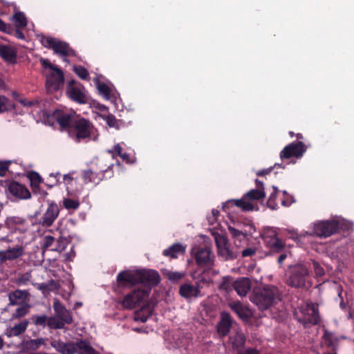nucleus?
I'll return each mask as SVG.
<instances>
[{
    "instance_id": "nucleus-1",
    "label": "nucleus",
    "mask_w": 354,
    "mask_h": 354,
    "mask_svg": "<svg viewBox=\"0 0 354 354\" xmlns=\"http://www.w3.org/2000/svg\"><path fill=\"white\" fill-rule=\"evenodd\" d=\"M281 299V291L277 287L272 285L256 288L250 295V301L261 310H268L274 306Z\"/></svg>"
},
{
    "instance_id": "nucleus-2",
    "label": "nucleus",
    "mask_w": 354,
    "mask_h": 354,
    "mask_svg": "<svg viewBox=\"0 0 354 354\" xmlns=\"http://www.w3.org/2000/svg\"><path fill=\"white\" fill-rule=\"evenodd\" d=\"M256 188L252 189L243 195L242 198L236 200H229L223 205V209L227 212L231 206L240 207L243 211L249 212L254 209L252 203L254 201L263 199L266 197L263 183L258 179L255 180Z\"/></svg>"
},
{
    "instance_id": "nucleus-3",
    "label": "nucleus",
    "mask_w": 354,
    "mask_h": 354,
    "mask_svg": "<svg viewBox=\"0 0 354 354\" xmlns=\"http://www.w3.org/2000/svg\"><path fill=\"white\" fill-rule=\"evenodd\" d=\"M40 63L44 69H49L46 73V87L48 92L59 90L64 83V76L61 69L52 64L48 59L41 58Z\"/></svg>"
},
{
    "instance_id": "nucleus-4",
    "label": "nucleus",
    "mask_w": 354,
    "mask_h": 354,
    "mask_svg": "<svg viewBox=\"0 0 354 354\" xmlns=\"http://www.w3.org/2000/svg\"><path fill=\"white\" fill-rule=\"evenodd\" d=\"M95 129L93 124L89 120L78 115L73 122L69 135L75 142H88L91 139Z\"/></svg>"
},
{
    "instance_id": "nucleus-5",
    "label": "nucleus",
    "mask_w": 354,
    "mask_h": 354,
    "mask_svg": "<svg viewBox=\"0 0 354 354\" xmlns=\"http://www.w3.org/2000/svg\"><path fill=\"white\" fill-rule=\"evenodd\" d=\"M5 227L9 232L5 236L0 237V242L14 243L16 236H23L28 230L26 220L19 216H9L5 220Z\"/></svg>"
},
{
    "instance_id": "nucleus-6",
    "label": "nucleus",
    "mask_w": 354,
    "mask_h": 354,
    "mask_svg": "<svg viewBox=\"0 0 354 354\" xmlns=\"http://www.w3.org/2000/svg\"><path fill=\"white\" fill-rule=\"evenodd\" d=\"M295 317L305 327L317 325L320 322L318 306L313 302L306 303L295 313Z\"/></svg>"
},
{
    "instance_id": "nucleus-7",
    "label": "nucleus",
    "mask_w": 354,
    "mask_h": 354,
    "mask_svg": "<svg viewBox=\"0 0 354 354\" xmlns=\"http://www.w3.org/2000/svg\"><path fill=\"white\" fill-rule=\"evenodd\" d=\"M310 279V270L307 266L297 263L290 267L286 283L295 288H303Z\"/></svg>"
},
{
    "instance_id": "nucleus-8",
    "label": "nucleus",
    "mask_w": 354,
    "mask_h": 354,
    "mask_svg": "<svg viewBox=\"0 0 354 354\" xmlns=\"http://www.w3.org/2000/svg\"><path fill=\"white\" fill-rule=\"evenodd\" d=\"M60 208L54 201H48V207L44 214L38 217L39 212L36 211L32 216V225H39L43 227H51L58 218Z\"/></svg>"
},
{
    "instance_id": "nucleus-9",
    "label": "nucleus",
    "mask_w": 354,
    "mask_h": 354,
    "mask_svg": "<svg viewBox=\"0 0 354 354\" xmlns=\"http://www.w3.org/2000/svg\"><path fill=\"white\" fill-rule=\"evenodd\" d=\"M77 115L73 111L55 109L51 114L48 115L47 122L52 125L56 122L61 131H66L69 133Z\"/></svg>"
},
{
    "instance_id": "nucleus-10",
    "label": "nucleus",
    "mask_w": 354,
    "mask_h": 354,
    "mask_svg": "<svg viewBox=\"0 0 354 354\" xmlns=\"http://www.w3.org/2000/svg\"><path fill=\"white\" fill-rule=\"evenodd\" d=\"M215 242L218 249V254L225 260L235 259L240 254L239 245L234 241V245H231L228 240L223 235L217 234Z\"/></svg>"
},
{
    "instance_id": "nucleus-11",
    "label": "nucleus",
    "mask_w": 354,
    "mask_h": 354,
    "mask_svg": "<svg viewBox=\"0 0 354 354\" xmlns=\"http://www.w3.org/2000/svg\"><path fill=\"white\" fill-rule=\"evenodd\" d=\"M14 239L15 243H11L12 246H9L6 250H0V263L14 261L24 256L25 250L24 236H16Z\"/></svg>"
},
{
    "instance_id": "nucleus-12",
    "label": "nucleus",
    "mask_w": 354,
    "mask_h": 354,
    "mask_svg": "<svg viewBox=\"0 0 354 354\" xmlns=\"http://www.w3.org/2000/svg\"><path fill=\"white\" fill-rule=\"evenodd\" d=\"M41 42L44 47L53 49L55 53L61 56H75V51L65 41L56 39L52 37L42 36Z\"/></svg>"
},
{
    "instance_id": "nucleus-13",
    "label": "nucleus",
    "mask_w": 354,
    "mask_h": 354,
    "mask_svg": "<svg viewBox=\"0 0 354 354\" xmlns=\"http://www.w3.org/2000/svg\"><path fill=\"white\" fill-rule=\"evenodd\" d=\"M149 290L135 289L127 294L121 301L122 307L125 309H133L138 307L149 297Z\"/></svg>"
},
{
    "instance_id": "nucleus-14",
    "label": "nucleus",
    "mask_w": 354,
    "mask_h": 354,
    "mask_svg": "<svg viewBox=\"0 0 354 354\" xmlns=\"http://www.w3.org/2000/svg\"><path fill=\"white\" fill-rule=\"evenodd\" d=\"M84 86L77 84L75 80H71L68 82L66 87V93L68 97L72 101L84 104L88 102L87 95L83 91Z\"/></svg>"
},
{
    "instance_id": "nucleus-15",
    "label": "nucleus",
    "mask_w": 354,
    "mask_h": 354,
    "mask_svg": "<svg viewBox=\"0 0 354 354\" xmlns=\"http://www.w3.org/2000/svg\"><path fill=\"white\" fill-rule=\"evenodd\" d=\"M307 147L301 141H295L286 145L280 152L281 160L289 159L292 157L299 158L306 151Z\"/></svg>"
},
{
    "instance_id": "nucleus-16",
    "label": "nucleus",
    "mask_w": 354,
    "mask_h": 354,
    "mask_svg": "<svg viewBox=\"0 0 354 354\" xmlns=\"http://www.w3.org/2000/svg\"><path fill=\"white\" fill-rule=\"evenodd\" d=\"M338 223L335 221H323L315 223L313 232L319 237H328L338 230Z\"/></svg>"
},
{
    "instance_id": "nucleus-17",
    "label": "nucleus",
    "mask_w": 354,
    "mask_h": 354,
    "mask_svg": "<svg viewBox=\"0 0 354 354\" xmlns=\"http://www.w3.org/2000/svg\"><path fill=\"white\" fill-rule=\"evenodd\" d=\"M137 275L138 278V284L141 283L145 286H157L160 280L158 272L154 270H137Z\"/></svg>"
},
{
    "instance_id": "nucleus-18",
    "label": "nucleus",
    "mask_w": 354,
    "mask_h": 354,
    "mask_svg": "<svg viewBox=\"0 0 354 354\" xmlns=\"http://www.w3.org/2000/svg\"><path fill=\"white\" fill-rule=\"evenodd\" d=\"M194 259L196 263L200 266H211L212 264V252L209 248H196L192 250Z\"/></svg>"
},
{
    "instance_id": "nucleus-19",
    "label": "nucleus",
    "mask_w": 354,
    "mask_h": 354,
    "mask_svg": "<svg viewBox=\"0 0 354 354\" xmlns=\"http://www.w3.org/2000/svg\"><path fill=\"white\" fill-rule=\"evenodd\" d=\"M6 190L9 194L20 199H28L31 197L30 191L24 185L16 182H8Z\"/></svg>"
},
{
    "instance_id": "nucleus-20",
    "label": "nucleus",
    "mask_w": 354,
    "mask_h": 354,
    "mask_svg": "<svg viewBox=\"0 0 354 354\" xmlns=\"http://www.w3.org/2000/svg\"><path fill=\"white\" fill-rule=\"evenodd\" d=\"M229 307L243 322H248L252 317L251 310L239 301L230 302Z\"/></svg>"
},
{
    "instance_id": "nucleus-21",
    "label": "nucleus",
    "mask_w": 354,
    "mask_h": 354,
    "mask_svg": "<svg viewBox=\"0 0 354 354\" xmlns=\"http://www.w3.org/2000/svg\"><path fill=\"white\" fill-rule=\"evenodd\" d=\"M202 286L198 282L195 285L189 283H183L179 288V295L185 299L197 298L201 296V290Z\"/></svg>"
},
{
    "instance_id": "nucleus-22",
    "label": "nucleus",
    "mask_w": 354,
    "mask_h": 354,
    "mask_svg": "<svg viewBox=\"0 0 354 354\" xmlns=\"http://www.w3.org/2000/svg\"><path fill=\"white\" fill-rule=\"evenodd\" d=\"M53 306L57 318L66 324L73 323V319L71 313L58 299L54 301Z\"/></svg>"
},
{
    "instance_id": "nucleus-23",
    "label": "nucleus",
    "mask_w": 354,
    "mask_h": 354,
    "mask_svg": "<svg viewBox=\"0 0 354 354\" xmlns=\"http://www.w3.org/2000/svg\"><path fill=\"white\" fill-rule=\"evenodd\" d=\"M232 326V318L227 312L221 313V319L217 325L218 333L221 336H226L230 331Z\"/></svg>"
},
{
    "instance_id": "nucleus-24",
    "label": "nucleus",
    "mask_w": 354,
    "mask_h": 354,
    "mask_svg": "<svg viewBox=\"0 0 354 354\" xmlns=\"http://www.w3.org/2000/svg\"><path fill=\"white\" fill-rule=\"evenodd\" d=\"M104 159H97L95 162L91 163V167L102 174L104 180L111 178L113 176V163L105 164Z\"/></svg>"
},
{
    "instance_id": "nucleus-25",
    "label": "nucleus",
    "mask_w": 354,
    "mask_h": 354,
    "mask_svg": "<svg viewBox=\"0 0 354 354\" xmlns=\"http://www.w3.org/2000/svg\"><path fill=\"white\" fill-rule=\"evenodd\" d=\"M117 281L120 286H125L127 284L134 286L138 284L137 270L135 272L121 271L117 276Z\"/></svg>"
},
{
    "instance_id": "nucleus-26",
    "label": "nucleus",
    "mask_w": 354,
    "mask_h": 354,
    "mask_svg": "<svg viewBox=\"0 0 354 354\" xmlns=\"http://www.w3.org/2000/svg\"><path fill=\"white\" fill-rule=\"evenodd\" d=\"M251 281L248 277H240L234 282V290L240 297H245L250 290Z\"/></svg>"
},
{
    "instance_id": "nucleus-27",
    "label": "nucleus",
    "mask_w": 354,
    "mask_h": 354,
    "mask_svg": "<svg viewBox=\"0 0 354 354\" xmlns=\"http://www.w3.org/2000/svg\"><path fill=\"white\" fill-rule=\"evenodd\" d=\"M74 342L64 343L61 340H53L50 342L52 347L61 354H75V349Z\"/></svg>"
},
{
    "instance_id": "nucleus-28",
    "label": "nucleus",
    "mask_w": 354,
    "mask_h": 354,
    "mask_svg": "<svg viewBox=\"0 0 354 354\" xmlns=\"http://www.w3.org/2000/svg\"><path fill=\"white\" fill-rule=\"evenodd\" d=\"M28 324V320L24 319L14 326L8 328L4 333V335L8 337L19 336L26 330Z\"/></svg>"
},
{
    "instance_id": "nucleus-29",
    "label": "nucleus",
    "mask_w": 354,
    "mask_h": 354,
    "mask_svg": "<svg viewBox=\"0 0 354 354\" xmlns=\"http://www.w3.org/2000/svg\"><path fill=\"white\" fill-rule=\"evenodd\" d=\"M28 295V291L17 289L9 294V304L11 306L19 305L27 300Z\"/></svg>"
},
{
    "instance_id": "nucleus-30",
    "label": "nucleus",
    "mask_w": 354,
    "mask_h": 354,
    "mask_svg": "<svg viewBox=\"0 0 354 354\" xmlns=\"http://www.w3.org/2000/svg\"><path fill=\"white\" fill-rule=\"evenodd\" d=\"M0 56L7 62L13 64L16 62V50L7 45H0Z\"/></svg>"
},
{
    "instance_id": "nucleus-31",
    "label": "nucleus",
    "mask_w": 354,
    "mask_h": 354,
    "mask_svg": "<svg viewBox=\"0 0 354 354\" xmlns=\"http://www.w3.org/2000/svg\"><path fill=\"white\" fill-rule=\"evenodd\" d=\"M84 178L86 182L93 183L95 185L99 184L102 180H104L102 174L98 173L97 169H93L91 166L84 171Z\"/></svg>"
},
{
    "instance_id": "nucleus-32",
    "label": "nucleus",
    "mask_w": 354,
    "mask_h": 354,
    "mask_svg": "<svg viewBox=\"0 0 354 354\" xmlns=\"http://www.w3.org/2000/svg\"><path fill=\"white\" fill-rule=\"evenodd\" d=\"M73 346H75V353L79 354H99L95 349L90 346L88 342L85 340L80 339L76 342H74Z\"/></svg>"
},
{
    "instance_id": "nucleus-33",
    "label": "nucleus",
    "mask_w": 354,
    "mask_h": 354,
    "mask_svg": "<svg viewBox=\"0 0 354 354\" xmlns=\"http://www.w3.org/2000/svg\"><path fill=\"white\" fill-rule=\"evenodd\" d=\"M46 338H38L24 340L21 342V346L25 351H36L40 348L41 345H44Z\"/></svg>"
},
{
    "instance_id": "nucleus-34",
    "label": "nucleus",
    "mask_w": 354,
    "mask_h": 354,
    "mask_svg": "<svg viewBox=\"0 0 354 354\" xmlns=\"http://www.w3.org/2000/svg\"><path fill=\"white\" fill-rule=\"evenodd\" d=\"M185 251V248L180 243H175L165 250L162 254L171 259L178 258L179 254H183Z\"/></svg>"
},
{
    "instance_id": "nucleus-35",
    "label": "nucleus",
    "mask_w": 354,
    "mask_h": 354,
    "mask_svg": "<svg viewBox=\"0 0 354 354\" xmlns=\"http://www.w3.org/2000/svg\"><path fill=\"white\" fill-rule=\"evenodd\" d=\"M27 177L30 182V187L34 192H37L39 189V185L43 180L41 176L35 171H31L28 173Z\"/></svg>"
},
{
    "instance_id": "nucleus-36",
    "label": "nucleus",
    "mask_w": 354,
    "mask_h": 354,
    "mask_svg": "<svg viewBox=\"0 0 354 354\" xmlns=\"http://www.w3.org/2000/svg\"><path fill=\"white\" fill-rule=\"evenodd\" d=\"M11 21L14 23V28H24L27 26V18L24 13L20 11L16 12L12 17Z\"/></svg>"
},
{
    "instance_id": "nucleus-37",
    "label": "nucleus",
    "mask_w": 354,
    "mask_h": 354,
    "mask_svg": "<svg viewBox=\"0 0 354 354\" xmlns=\"http://www.w3.org/2000/svg\"><path fill=\"white\" fill-rule=\"evenodd\" d=\"M234 281L232 277H224L219 285L220 290L230 293L232 290H234Z\"/></svg>"
},
{
    "instance_id": "nucleus-38",
    "label": "nucleus",
    "mask_w": 354,
    "mask_h": 354,
    "mask_svg": "<svg viewBox=\"0 0 354 354\" xmlns=\"http://www.w3.org/2000/svg\"><path fill=\"white\" fill-rule=\"evenodd\" d=\"M323 339L326 349L337 348V340L334 338L332 333L326 330L323 335Z\"/></svg>"
},
{
    "instance_id": "nucleus-39",
    "label": "nucleus",
    "mask_w": 354,
    "mask_h": 354,
    "mask_svg": "<svg viewBox=\"0 0 354 354\" xmlns=\"http://www.w3.org/2000/svg\"><path fill=\"white\" fill-rule=\"evenodd\" d=\"M68 243V240L64 236H60L57 239H55V243L51 248V250L61 252L66 249Z\"/></svg>"
},
{
    "instance_id": "nucleus-40",
    "label": "nucleus",
    "mask_w": 354,
    "mask_h": 354,
    "mask_svg": "<svg viewBox=\"0 0 354 354\" xmlns=\"http://www.w3.org/2000/svg\"><path fill=\"white\" fill-rule=\"evenodd\" d=\"M30 310V306L27 304H22L19 306L12 314V319H20L24 316H26Z\"/></svg>"
},
{
    "instance_id": "nucleus-41",
    "label": "nucleus",
    "mask_w": 354,
    "mask_h": 354,
    "mask_svg": "<svg viewBox=\"0 0 354 354\" xmlns=\"http://www.w3.org/2000/svg\"><path fill=\"white\" fill-rule=\"evenodd\" d=\"M47 325L53 329H63L65 328L66 324L61 321L59 318L54 317H48Z\"/></svg>"
},
{
    "instance_id": "nucleus-42",
    "label": "nucleus",
    "mask_w": 354,
    "mask_h": 354,
    "mask_svg": "<svg viewBox=\"0 0 354 354\" xmlns=\"http://www.w3.org/2000/svg\"><path fill=\"white\" fill-rule=\"evenodd\" d=\"M228 230L230 234L232 236V237L235 239V241H239V245L241 243V239H245L246 238V233L242 232L241 230L236 229L234 227L229 226Z\"/></svg>"
},
{
    "instance_id": "nucleus-43",
    "label": "nucleus",
    "mask_w": 354,
    "mask_h": 354,
    "mask_svg": "<svg viewBox=\"0 0 354 354\" xmlns=\"http://www.w3.org/2000/svg\"><path fill=\"white\" fill-rule=\"evenodd\" d=\"M73 71L82 80H87L89 79V73L87 69L82 66H74Z\"/></svg>"
},
{
    "instance_id": "nucleus-44",
    "label": "nucleus",
    "mask_w": 354,
    "mask_h": 354,
    "mask_svg": "<svg viewBox=\"0 0 354 354\" xmlns=\"http://www.w3.org/2000/svg\"><path fill=\"white\" fill-rule=\"evenodd\" d=\"M185 276L184 272L169 271L167 274V277L169 281L173 283H177Z\"/></svg>"
},
{
    "instance_id": "nucleus-45",
    "label": "nucleus",
    "mask_w": 354,
    "mask_h": 354,
    "mask_svg": "<svg viewBox=\"0 0 354 354\" xmlns=\"http://www.w3.org/2000/svg\"><path fill=\"white\" fill-rule=\"evenodd\" d=\"M55 243V239L50 235L45 236L41 243V248L43 250H46L48 248H52Z\"/></svg>"
},
{
    "instance_id": "nucleus-46",
    "label": "nucleus",
    "mask_w": 354,
    "mask_h": 354,
    "mask_svg": "<svg viewBox=\"0 0 354 354\" xmlns=\"http://www.w3.org/2000/svg\"><path fill=\"white\" fill-rule=\"evenodd\" d=\"M272 188L273 192L270 194L268 199L267 204L268 207H270L272 209H274L275 208V206L277 205L275 200L279 192V189L278 187L276 186H272Z\"/></svg>"
},
{
    "instance_id": "nucleus-47",
    "label": "nucleus",
    "mask_w": 354,
    "mask_h": 354,
    "mask_svg": "<svg viewBox=\"0 0 354 354\" xmlns=\"http://www.w3.org/2000/svg\"><path fill=\"white\" fill-rule=\"evenodd\" d=\"M64 207L66 209H77L80 207V203L77 200L72 198H65L63 202Z\"/></svg>"
},
{
    "instance_id": "nucleus-48",
    "label": "nucleus",
    "mask_w": 354,
    "mask_h": 354,
    "mask_svg": "<svg viewBox=\"0 0 354 354\" xmlns=\"http://www.w3.org/2000/svg\"><path fill=\"white\" fill-rule=\"evenodd\" d=\"M151 315V313L149 311H147V313L145 314L143 310H138L135 313V320L145 323L148 320Z\"/></svg>"
},
{
    "instance_id": "nucleus-49",
    "label": "nucleus",
    "mask_w": 354,
    "mask_h": 354,
    "mask_svg": "<svg viewBox=\"0 0 354 354\" xmlns=\"http://www.w3.org/2000/svg\"><path fill=\"white\" fill-rule=\"evenodd\" d=\"M33 323L38 326L44 327L48 322V317L46 315L32 317Z\"/></svg>"
},
{
    "instance_id": "nucleus-50",
    "label": "nucleus",
    "mask_w": 354,
    "mask_h": 354,
    "mask_svg": "<svg viewBox=\"0 0 354 354\" xmlns=\"http://www.w3.org/2000/svg\"><path fill=\"white\" fill-rule=\"evenodd\" d=\"M20 28H14L12 26L10 25V27L8 28L7 34L12 35L17 39H24L25 35L23 33V32L20 30Z\"/></svg>"
},
{
    "instance_id": "nucleus-51",
    "label": "nucleus",
    "mask_w": 354,
    "mask_h": 354,
    "mask_svg": "<svg viewBox=\"0 0 354 354\" xmlns=\"http://www.w3.org/2000/svg\"><path fill=\"white\" fill-rule=\"evenodd\" d=\"M97 89L99 92L102 94L105 97H109L111 95V88L105 83H97Z\"/></svg>"
},
{
    "instance_id": "nucleus-52",
    "label": "nucleus",
    "mask_w": 354,
    "mask_h": 354,
    "mask_svg": "<svg viewBox=\"0 0 354 354\" xmlns=\"http://www.w3.org/2000/svg\"><path fill=\"white\" fill-rule=\"evenodd\" d=\"M277 167H279V168H281V169H284L286 168V165H282V164L275 163L273 167H270L269 168H267V169H262V170H260V171H257V175L258 176H263L265 175L270 174V172L272 171V169L274 168H277Z\"/></svg>"
},
{
    "instance_id": "nucleus-53",
    "label": "nucleus",
    "mask_w": 354,
    "mask_h": 354,
    "mask_svg": "<svg viewBox=\"0 0 354 354\" xmlns=\"http://www.w3.org/2000/svg\"><path fill=\"white\" fill-rule=\"evenodd\" d=\"M284 248V244L279 238L275 239L272 245L269 248L273 252H280Z\"/></svg>"
},
{
    "instance_id": "nucleus-54",
    "label": "nucleus",
    "mask_w": 354,
    "mask_h": 354,
    "mask_svg": "<svg viewBox=\"0 0 354 354\" xmlns=\"http://www.w3.org/2000/svg\"><path fill=\"white\" fill-rule=\"evenodd\" d=\"M11 163V161H4V162H0V176H5L8 170L10 164Z\"/></svg>"
},
{
    "instance_id": "nucleus-55",
    "label": "nucleus",
    "mask_w": 354,
    "mask_h": 354,
    "mask_svg": "<svg viewBox=\"0 0 354 354\" xmlns=\"http://www.w3.org/2000/svg\"><path fill=\"white\" fill-rule=\"evenodd\" d=\"M313 268L317 277H322L324 275L325 271L319 263L313 261Z\"/></svg>"
},
{
    "instance_id": "nucleus-56",
    "label": "nucleus",
    "mask_w": 354,
    "mask_h": 354,
    "mask_svg": "<svg viewBox=\"0 0 354 354\" xmlns=\"http://www.w3.org/2000/svg\"><path fill=\"white\" fill-rule=\"evenodd\" d=\"M243 257H251L256 254V249L252 248H248L246 249L240 251Z\"/></svg>"
},
{
    "instance_id": "nucleus-57",
    "label": "nucleus",
    "mask_w": 354,
    "mask_h": 354,
    "mask_svg": "<svg viewBox=\"0 0 354 354\" xmlns=\"http://www.w3.org/2000/svg\"><path fill=\"white\" fill-rule=\"evenodd\" d=\"M105 120H106L107 124L111 127H113L117 124V119L112 114L108 115L106 117Z\"/></svg>"
},
{
    "instance_id": "nucleus-58",
    "label": "nucleus",
    "mask_w": 354,
    "mask_h": 354,
    "mask_svg": "<svg viewBox=\"0 0 354 354\" xmlns=\"http://www.w3.org/2000/svg\"><path fill=\"white\" fill-rule=\"evenodd\" d=\"M60 175L61 174H60L59 172H57L56 174H53V173L50 174L49 175V177H53L54 178V182H53L52 184H47V183H45V185L46 186H48V187L52 188L53 186L59 184V181L58 177H59Z\"/></svg>"
},
{
    "instance_id": "nucleus-59",
    "label": "nucleus",
    "mask_w": 354,
    "mask_h": 354,
    "mask_svg": "<svg viewBox=\"0 0 354 354\" xmlns=\"http://www.w3.org/2000/svg\"><path fill=\"white\" fill-rule=\"evenodd\" d=\"M122 147H120V145L119 144H117L114 146V149H113V151L112 150H108L107 151L111 154V156H112V158H114L115 157V154L113 153V152L117 155V156H120L122 154Z\"/></svg>"
},
{
    "instance_id": "nucleus-60",
    "label": "nucleus",
    "mask_w": 354,
    "mask_h": 354,
    "mask_svg": "<svg viewBox=\"0 0 354 354\" xmlns=\"http://www.w3.org/2000/svg\"><path fill=\"white\" fill-rule=\"evenodd\" d=\"M8 102V98L4 96H0V113H2L6 110V104Z\"/></svg>"
},
{
    "instance_id": "nucleus-61",
    "label": "nucleus",
    "mask_w": 354,
    "mask_h": 354,
    "mask_svg": "<svg viewBox=\"0 0 354 354\" xmlns=\"http://www.w3.org/2000/svg\"><path fill=\"white\" fill-rule=\"evenodd\" d=\"M35 286L39 290H41L43 292L45 291L49 290V284L46 283H36Z\"/></svg>"
},
{
    "instance_id": "nucleus-62",
    "label": "nucleus",
    "mask_w": 354,
    "mask_h": 354,
    "mask_svg": "<svg viewBox=\"0 0 354 354\" xmlns=\"http://www.w3.org/2000/svg\"><path fill=\"white\" fill-rule=\"evenodd\" d=\"M277 236L275 230L270 229L266 231L263 234V238L265 240L266 239H268V237H273Z\"/></svg>"
},
{
    "instance_id": "nucleus-63",
    "label": "nucleus",
    "mask_w": 354,
    "mask_h": 354,
    "mask_svg": "<svg viewBox=\"0 0 354 354\" xmlns=\"http://www.w3.org/2000/svg\"><path fill=\"white\" fill-rule=\"evenodd\" d=\"M239 354H260V353L254 348H247L240 351Z\"/></svg>"
},
{
    "instance_id": "nucleus-64",
    "label": "nucleus",
    "mask_w": 354,
    "mask_h": 354,
    "mask_svg": "<svg viewBox=\"0 0 354 354\" xmlns=\"http://www.w3.org/2000/svg\"><path fill=\"white\" fill-rule=\"evenodd\" d=\"M10 24L5 23L0 19V31L7 33Z\"/></svg>"
}]
</instances>
